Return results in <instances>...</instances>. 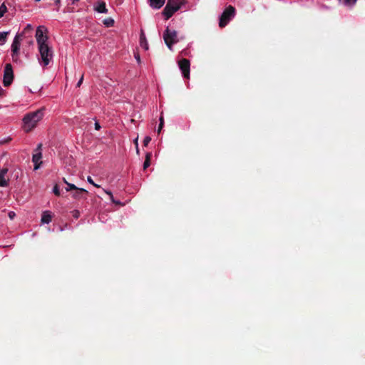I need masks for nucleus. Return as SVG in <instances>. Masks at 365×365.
<instances>
[{
    "label": "nucleus",
    "mask_w": 365,
    "mask_h": 365,
    "mask_svg": "<svg viewBox=\"0 0 365 365\" xmlns=\"http://www.w3.org/2000/svg\"><path fill=\"white\" fill-rule=\"evenodd\" d=\"M46 27L44 26H39L36 31V40L38 43V51L41 58H38L40 64L44 67L46 66Z\"/></svg>",
    "instance_id": "nucleus-1"
},
{
    "label": "nucleus",
    "mask_w": 365,
    "mask_h": 365,
    "mask_svg": "<svg viewBox=\"0 0 365 365\" xmlns=\"http://www.w3.org/2000/svg\"><path fill=\"white\" fill-rule=\"evenodd\" d=\"M42 117L43 113L41 110L26 114L23 118V130L26 133L30 132L36 126Z\"/></svg>",
    "instance_id": "nucleus-2"
},
{
    "label": "nucleus",
    "mask_w": 365,
    "mask_h": 365,
    "mask_svg": "<svg viewBox=\"0 0 365 365\" xmlns=\"http://www.w3.org/2000/svg\"><path fill=\"white\" fill-rule=\"evenodd\" d=\"M182 4V2L180 0H168L167 4L163 11L165 19H170L175 11L180 9Z\"/></svg>",
    "instance_id": "nucleus-3"
},
{
    "label": "nucleus",
    "mask_w": 365,
    "mask_h": 365,
    "mask_svg": "<svg viewBox=\"0 0 365 365\" xmlns=\"http://www.w3.org/2000/svg\"><path fill=\"white\" fill-rule=\"evenodd\" d=\"M163 39L168 48L172 50L173 44L179 41L178 32L175 30H171L169 27H167L163 33Z\"/></svg>",
    "instance_id": "nucleus-4"
},
{
    "label": "nucleus",
    "mask_w": 365,
    "mask_h": 365,
    "mask_svg": "<svg viewBox=\"0 0 365 365\" xmlns=\"http://www.w3.org/2000/svg\"><path fill=\"white\" fill-rule=\"evenodd\" d=\"M235 13V9L232 6H227L220 16L219 26L220 28L225 27L234 16Z\"/></svg>",
    "instance_id": "nucleus-5"
},
{
    "label": "nucleus",
    "mask_w": 365,
    "mask_h": 365,
    "mask_svg": "<svg viewBox=\"0 0 365 365\" xmlns=\"http://www.w3.org/2000/svg\"><path fill=\"white\" fill-rule=\"evenodd\" d=\"M14 79V72L12 66L10 63L5 65L4 71L3 83L4 86H9L11 84Z\"/></svg>",
    "instance_id": "nucleus-6"
},
{
    "label": "nucleus",
    "mask_w": 365,
    "mask_h": 365,
    "mask_svg": "<svg viewBox=\"0 0 365 365\" xmlns=\"http://www.w3.org/2000/svg\"><path fill=\"white\" fill-rule=\"evenodd\" d=\"M41 147L42 144L40 143L38 145V147L34 150L32 156V162L34 163V170H38L41 164L43 163L42 161V153H41Z\"/></svg>",
    "instance_id": "nucleus-7"
},
{
    "label": "nucleus",
    "mask_w": 365,
    "mask_h": 365,
    "mask_svg": "<svg viewBox=\"0 0 365 365\" xmlns=\"http://www.w3.org/2000/svg\"><path fill=\"white\" fill-rule=\"evenodd\" d=\"M23 36H21L19 33L15 36L14 41L11 44V52H12V58L16 60L19 56V49L21 46V41Z\"/></svg>",
    "instance_id": "nucleus-8"
},
{
    "label": "nucleus",
    "mask_w": 365,
    "mask_h": 365,
    "mask_svg": "<svg viewBox=\"0 0 365 365\" xmlns=\"http://www.w3.org/2000/svg\"><path fill=\"white\" fill-rule=\"evenodd\" d=\"M179 67L182 73L185 78H190V61L186 58H182L178 62Z\"/></svg>",
    "instance_id": "nucleus-9"
},
{
    "label": "nucleus",
    "mask_w": 365,
    "mask_h": 365,
    "mask_svg": "<svg viewBox=\"0 0 365 365\" xmlns=\"http://www.w3.org/2000/svg\"><path fill=\"white\" fill-rule=\"evenodd\" d=\"M88 192L86 190L83 188L77 187L71 192V195L73 198L76 200H81L86 199V195H88Z\"/></svg>",
    "instance_id": "nucleus-10"
},
{
    "label": "nucleus",
    "mask_w": 365,
    "mask_h": 365,
    "mask_svg": "<svg viewBox=\"0 0 365 365\" xmlns=\"http://www.w3.org/2000/svg\"><path fill=\"white\" fill-rule=\"evenodd\" d=\"M8 172L7 168H0V187H6L8 185V182L5 178V175Z\"/></svg>",
    "instance_id": "nucleus-11"
},
{
    "label": "nucleus",
    "mask_w": 365,
    "mask_h": 365,
    "mask_svg": "<svg viewBox=\"0 0 365 365\" xmlns=\"http://www.w3.org/2000/svg\"><path fill=\"white\" fill-rule=\"evenodd\" d=\"M165 0H149L150 6L154 9H160L165 4Z\"/></svg>",
    "instance_id": "nucleus-12"
},
{
    "label": "nucleus",
    "mask_w": 365,
    "mask_h": 365,
    "mask_svg": "<svg viewBox=\"0 0 365 365\" xmlns=\"http://www.w3.org/2000/svg\"><path fill=\"white\" fill-rule=\"evenodd\" d=\"M95 10L99 13L106 14L108 9H106V3L104 1L99 2L95 7Z\"/></svg>",
    "instance_id": "nucleus-13"
},
{
    "label": "nucleus",
    "mask_w": 365,
    "mask_h": 365,
    "mask_svg": "<svg viewBox=\"0 0 365 365\" xmlns=\"http://www.w3.org/2000/svg\"><path fill=\"white\" fill-rule=\"evenodd\" d=\"M140 46L143 47L144 49H145V50L148 49V43L146 38L143 32L141 33L140 36Z\"/></svg>",
    "instance_id": "nucleus-14"
},
{
    "label": "nucleus",
    "mask_w": 365,
    "mask_h": 365,
    "mask_svg": "<svg viewBox=\"0 0 365 365\" xmlns=\"http://www.w3.org/2000/svg\"><path fill=\"white\" fill-rule=\"evenodd\" d=\"M152 157L151 153H147L145 155V160L143 163V169L146 170L150 165V159Z\"/></svg>",
    "instance_id": "nucleus-15"
},
{
    "label": "nucleus",
    "mask_w": 365,
    "mask_h": 365,
    "mask_svg": "<svg viewBox=\"0 0 365 365\" xmlns=\"http://www.w3.org/2000/svg\"><path fill=\"white\" fill-rule=\"evenodd\" d=\"M9 31L0 32V44L4 45L7 39Z\"/></svg>",
    "instance_id": "nucleus-16"
},
{
    "label": "nucleus",
    "mask_w": 365,
    "mask_h": 365,
    "mask_svg": "<svg viewBox=\"0 0 365 365\" xmlns=\"http://www.w3.org/2000/svg\"><path fill=\"white\" fill-rule=\"evenodd\" d=\"M33 30V26L31 24H28L26 27L24 29L23 31L19 34L21 36L24 37L26 34L29 32H31Z\"/></svg>",
    "instance_id": "nucleus-17"
},
{
    "label": "nucleus",
    "mask_w": 365,
    "mask_h": 365,
    "mask_svg": "<svg viewBox=\"0 0 365 365\" xmlns=\"http://www.w3.org/2000/svg\"><path fill=\"white\" fill-rule=\"evenodd\" d=\"M8 11V8L5 3H2L0 6V18L4 16L5 14Z\"/></svg>",
    "instance_id": "nucleus-18"
},
{
    "label": "nucleus",
    "mask_w": 365,
    "mask_h": 365,
    "mask_svg": "<svg viewBox=\"0 0 365 365\" xmlns=\"http://www.w3.org/2000/svg\"><path fill=\"white\" fill-rule=\"evenodd\" d=\"M114 20L112 18H108L103 20V24L107 27H111L114 25Z\"/></svg>",
    "instance_id": "nucleus-19"
},
{
    "label": "nucleus",
    "mask_w": 365,
    "mask_h": 365,
    "mask_svg": "<svg viewBox=\"0 0 365 365\" xmlns=\"http://www.w3.org/2000/svg\"><path fill=\"white\" fill-rule=\"evenodd\" d=\"M67 187H65V190L66 192L71 191L73 192L74 190H76L78 187H76L74 184L68 182L66 184Z\"/></svg>",
    "instance_id": "nucleus-20"
},
{
    "label": "nucleus",
    "mask_w": 365,
    "mask_h": 365,
    "mask_svg": "<svg viewBox=\"0 0 365 365\" xmlns=\"http://www.w3.org/2000/svg\"><path fill=\"white\" fill-rule=\"evenodd\" d=\"M53 192L56 196H60L61 195V191H60V188H59V186H58V184H56L54 185L53 189Z\"/></svg>",
    "instance_id": "nucleus-21"
},
{
    "label": "nucleus",
    "mask_w": 365,
    "mask_h": 365,
    "mask_svg": "<svg viewBox=\"0 0 365 365\" xmlns=\"http://www.w3.org/2000/svg\"><path fill=\"white\" fill-rule=\"evenodd\" d=\"M108 195H109L111 201L115 203V205H122L120 201L115 200L113 196V194L110 191H105Z\"/></svg>",
    "instance_id": "nucleus-22"
},
{
    "label": "nucleus",
    "mask_w": 365,
    "mask_h": 365,
    "mask_svg": "<svg viewBox=\"0 0 365 365\" xmlns=\"http://www.w3.org/2000/svg\"><path fill=\"white\" fill-rule=\"evenodd\" d=\"M46 52H47V65H48L49 61L52 58L53 54H52V51H51V49L48 45H47Z\"/></svg>",
    "instance_id": "nucleus-23"
},
{
    "label": "nucleus",
    "mask_w": 365,
    "mask_h": 365,
    "mask_svg": "<svg viewBox=\"0 0 365 365\" xmlns=\"http://www.w3.org/2000/svg\"><path fill=\"white\" fill-rule=\"evenodd\" d=\"M163 125H164V119H163V115H161L160 118V123H159L158 128V133H160V131L163 127Z\"/></svg>",
    "instance_id": "nucleus-24"
},
{
    "label": "nucleus",
    "mask_w": 365,
    "mask_h": 365,
    "mask_svg": "<svg viewBox=\"0 0 365 365\" xmlns=\"http://www.w3.org/2000/svg\"><path fill=\"white\" fill-rule=\"evenodd\" d=\"M150 140H151V138L150 136H146L143 140V145L148 146V145L149 144Z\"/></svg>",
    "instance_id": "nucleus-25"
},
{
    "label": "nucleus",
    "mask_w": 365,
    "mask_h": 365,
    "mask_svg": "<svg viewBox=\"0 0 365 365\" xmlns=\"http://www.w3.org/2000/svg\"><path fill=\"white\" fill-rule=\"evenodd\" d=\"M87 181H88L89 183L92 184L93 185H94L95 187H99V185H97V184H96V183L93 182V179L91 178V177L88 176V177L87 178Z\"/></svg>",
    "instance_id": "nucleus-26"
},
{
    "label": "nucleus",
    "mask_w": 365,
    "mask_h": 365,
    "mask_svg": "<svg viewBox=\"0 0 365 365\" xmlns=\"http://www.w3.org/2000/svg\"><path fill=\"white\" fill-rule=\"evenodd\" d=\"M51 219H52L51 213L50 212L47 211V224L51 221Z\"/></svg>",
    "instance_id": "nucleus-27"
},
{
    "label": "nucleus",
    "mask_w": 365,
    "mask_h": 365,
    "mask_svg": "<svg viewBox=\"0 0 365 365\" xmlns=\"http://www.w3.org/2000/svg\"><path fill=\"white\" fill-rule=\"evenodd\" d=\"M41 222L42 223L46 222V211L43 212L41 214Z\"/></svg>",
    "instance_id": "nucleus-28"
},
{
    "label": "nucleus",
    "mask_w": 365,
    "mask_h": 365,
    "mask_svg": "<svg viewBox=\"0 0 365 365\" xmlns=\"http://www.w3.org/2000/svg\"><path fill=\"white\" fill-rule=\"evenodd\" d=\"M16 216V214L13 211H10L9 212V217L11 219V220H13L14 218V217Z\"/></svg>",
    "instance_id": "nucleus-29"
},
{
    "label": "nucleus",
    "mask_w": 365,
    "mask_h": 365,
    "mask_svg": "<svg viewBox=\"0 0 365 365\" xmlns=\"http://www.w3.org/2000/svg\"><path fill=\"white\" fill-rule=\"evenodd\" d=\"M357 0H345L346 3L348 4L353 5L356 3Z\"/></svg>",
    "instance_id": "nucleus-30"
},
{
    "label": "nucleus",
    "mask_w": 365,
    "mask_h": 365,
    "mask_svg": "<svg viewBox=\"0 0 365 365\" xmlns=\"http://www.w3.org/2000/svg\"><path fill=\"white\" fill-rule=\"evenodd\" d=\"M83 76H81L80 80L78 81V83H77V87H80L81 83H83Z\"/></svg>",
    "instance_id": "nucleus-31"
},
{
    "label": "nucleus",
    "mask_w": 365,
    "mask_h": 365,
    "mask_svg": "<svg viewBox=\"0 0 365 365\" xmlns=\"http://www.w3.org/2000/svg\"><path fill=\"white\" fill-rule=\"evenodd\" d=\"M135 144V146H136V150H137V153H139V149H138V138H136L134 141Z\"/></svg>",
    "instance_id": "nucleus-32"
},
{
    "label": "nucleus",
    "mask_w": 365,
    "mask_h": 365,
    "mask_svg": "<svg viewBox=\"0 0 365 365\" xmlns=\"http://www.w3.org/2000/svg\"><path fill=\"white\" fill-rule=\"evenodd\" d=\"M135 59L137 60V61H138V63H140V55H139L138 53H136V54L135 55Z\"/></svg>",
    "instance_id": "nucleus-33"
},
{
    "label": "nucleus",
    "mask_w": 365,
    "mask_h": 365,
    "mask_svg": "<svg viewBox=\"0 0 365 365\" xmlns=\"http://www.w3.org/2000/svg\"><path fill=\"white\" fill-rule=\"evenodd\" d=\"M95 128H96V130H100V128H101V125H99V123L98 122H96L95 123Z\"/></svg>",
    "instance_id": "nucleus-34"
},
{
    "label": "nucleus",
    "mask_w": 365,
    "mask_h": 365,
    "mask_svg": "<svg viewBox=\"0 0 365 365\" xmlns=\"http://www.w3.org/2000/svg\"><path fill=\"white\" fill-rule=\"evenodd\" d=\"M4 90L0 88V96L3 95Z\"/></svg>",
    "instance_id": "nucleus-35"
},
{
    "label": "nucleus",
    "mask_w": 365,
    "mask_h": 365,
    "mask_svg": "<svg viewBox=\"0 0 365 365\" xmlns=\"http://www.w3.org/2000/svg\"><path fill=\"white\" fill-rule=\"evenodd\" d=\"M63 181L66 185L68 182L64 178H63Z\"/></svg>",
    "instance_id": "nucleus-36"
},
{
    "label": "nucleus",
    "mask_w": 365,
    "mask_h": 365,
    "mask_svg": "<svg viewBox=\"0 0 365 365\" xmlns=\"http://www.w3.org/2000/svg\"><path fill=\"white\" fill-rule=\"evenodd\" d=\"M56 3L57 5H58L60 4V0H56Z\"/></svg>",
    "instance_id": "nucleus-37"
},
{
    "label": "nucleus",
    "mask_w": 365,
    "mask_h": 365,
    "mask_svg": "<svg viewBox=\"0 0 365 365\" xmlns=\"http://www.w3.org/2000/svg\"><path fill=\"white\" fill-rule=\"evenodd\" d=\"M36 1H39L40 0H35Z\"/></svg>",
    "instance_id": "nucleus-38"
}]
</instances>
